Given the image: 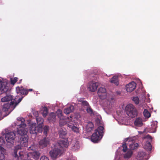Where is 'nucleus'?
Wrapping results in <instances>:
<instances>
[{
    "mask_svg": "<svg viewBox=\"0 0 160 160\" xmlns=\"http://www.w3.org/2000/svg\"><path fill=\"white\" fill-rule=\"evenodd\" d=\"M128 139V138H127L125 139V140H126V139H127V140Z\"/></svg>",
    "mask_w": 160,
    "mask_h": 160,
    "instance_id": "49",
    "label": "nucleus"
},
{
    "mask_svg": "<svg viewBox=\"0 0 160 160\" xmlns=\"http://www.w3.org/2000/svg\"><path fill=\"white\" fill-rule=\"evenodd\" d=\"M37 146L34 144L30 146L28 148V150H31L32 151L31 152H38V151H36V150L37 148Z\"/></svg>",
    "mask_w": 160,
    "mask_h": 160,
    "instance_id": "28",
    "label": "nucleus"
},
{
    "mask_svg": "<svg viewBox=\"0 0 160 160\" xmlns=\"http://www.w3.org/2000/svg\"><path fill=\"white\" fill-rule=\"evenodd\" d=\"M151 142L146 141V143L144 146V148L146 150L151 151L152 149V146L151 144Z\"/></svg>",
    "mask_w": 160,
    "mask_h": 160,
    "instance_id": "19",
    "label": "nucleus"
},
{
    "mask_svg": "<svg viewBox=\"0 0 160 160\" xmlns=\"http://www.w3.org/2000/svg\"><path fill=\"white\" fill-rule=\"evenodd\" d=\"M56 119V115L54 113H51L48 118V120L50 122H54L55 121Z\"/></svg>",
    "mask_w": 160,
    "mask_h": 160,
    "instance_id": "25",
    "label": "nucleus"
},
{
    "mask_svg": "<svg viewBox=\"0 0 160 160\" xmlns=\"http://www.w3.org/2000/svg\"><path fill=\"white\" fill-rule=\"evenodd\" d=\"M11 100V102H10V104H10V106L14 105V104L15 103L14 102L15 100L13 99L12 98V99Z\"/></svg>",
    "mask_w": 160,
    "mask_h": 160,
    "instance_id": "44",
    "label": "nucleus"
},
{
    "mask_svg": "<svg viewBox=\"0 0 160 160\" xmlns=\"http://www.w3.org/2000/svg\"><path fill=\"white\" fill-rule=\"evenodd\" d=\"M61 121H60V123H59V124L60 125H62V124H61Z\"/></svg>",
    "mask_w": 160,
    "mask_h": 160,
    "instance_id": "48",
    "label": "nucleus"
},
{
    "mask_svg": "<svg viewBox=\"0 0 160 160\" xmlns=\"http://www.w3.org/2000/svg\"><path fill=\"white\" fill-rule=\"evenodd\" d=\"M110 82L111 83H114L117 86L119 84L118 77L116 76H114L110 80Z\"/></svg>",
    "mask_w": 160,
    "mask_h": 160,
    "instance_id": "22",
    "label": "nucleus"
},
{
    "mask_svg": "<svg viewBox=\"0 0 160 160\" xmlns=\"http://www.w3.org/2000/svg\"><path fill=\"white\" fill-rule=\"evenodd\" d=\"M86 108V111L88 113L91 114H92L93 113V110L90 106L87 107Z\"/></svg>",
    "mask_w": 160,
    "mask_h": 160,
    "instance_id": "39",
    "label": "nucleus"
},
{
    "mask_svg": "<svg viewBox=\"0 0 160 160\" xmlns=\"http://www.w3.org/2000/svg\"><path fill=\"white\" fill-rule=\"evenodd\" d=\"M106 90L105 88H100L98 92V93L100 98L102 99L105 98L106 97Z\"/></svg>",
    "mask_w": 160,
    "mask_h": 160,
    "instance_id": "11",
    "label": "nucleus"
},
{
    "mask_svg": "<svg viewBox=\"0 0 160 160\" xmlns=\"http://www.w3.org/2000/svg\"><path fill=\"white\" fill-rule=\"evenodd\" d=\"M138 146V143H133V142H132L131 143H130L129 144V148L130 149L133 150L137 148Z\"/></svg>",
    "mask_w": 160,
    "mask_h": 160,
    "instance_id": "27",
    "label": "nucleus"
},
{
    "mask_svg": "<svg viewBox=\"0 0 160 160\" xmlns=\"http://www.w3.org/2000/svg\"><path fill=\"white\" fill-rule=\"evenodd\" d=\"M27 90L28 91V92L29 91L31 92V91H32V90H33L32 89H27Z\"/></svg>",
    "mask_w": 160,
    "mask_h": 160,
    "instance_id": "46",
    "label": "nucleus"
},
{
    "mask_svg": "<svg viewBox=\"0 0 160 160\" xmlns=\"http://www.w3.org/2000/svg\"><path fill=\"white\" fill-rule=\"evenodd\" d=\"M132 100L135 102L136 104H138L139 103V101L138 97H134L133 98Z\"/></svg>",
    "mask_w": 160,
    "mask_h": 160,
    "instance_id": "38",
    "label": "nucleus"
},
{
    "mask_svg": "<svg viewBox=\"0 0 160 160\" xmlns=\"http://www.w3.org/2000/svg\"><path fill=\"white\" fill-rule=\"evenodd\" d=\"M58 133L60 138H64L67 134L66 130L61 128L59 130Z\"/></svg>",
    "mask_w": 160,
    "mask_h": 160,
    "instance_id": "20",
    "label": "nucleus"
},
{
    "mask_svg": "<svg viewBox=\"0 0 160 160\" xmlns=\"http://www.w3.org/2000/svg\"><path fill=\"white\" fill-rule=\"evenodd\" d=\"M157 122L152 123L150 127L145 129V131L150 133L155 132L157 127Z\"/></svg>",
    "mask_w": 160,
    "mask_h": 160,
    "instance_id": "12",
    "label": "nucleus"
},
{
    "mask_svg": "<svg viewBox=\"0 0 160 160\" xmlns=\"http://www.w3.org/2000/svg\"><path fill=\"white\" fill-rule=\"evenodd\" d=\"M143 114L144 117L146 118H149L151 116L150 113L146 109H145L144 110Z\"/></svg>",
    "mask_w": 160,
    "mask_h": 160,
    "instance_id": "33",
    "label": "nucleus"
},
{
    "mask_svg": "<svg viewBox=\"0 0 160 160\" xmlns=\"http://www.w3.org/2000/svg\"><path fill=\"white\" fill-rule=\"evenodd\" d=\"M38 125L36 123L32 124L29 129L30 133L31 134H36L38 132H41L42 130V125L44 121L43 119L41 117H38L36 118Z\"/></svg>",
    "mask_w": 160,
    "mask_h": 160,
    "instance_id": "1",
    "label": "nucleus"
},
{
    "mask_svg": "<svg viewBox=\"0 0 160 160\" xmlns=\"http://www.w3.org/2000/svg\"><path fill=\"white\" fill-rule=\"evenodd\" d=\"M48 130L49 127L47 126H45L43 128H42V131H43L44 134L46 136H47L48 132Z\"/></svg>",
    "mask_w": 160,
    "mask_h": 160,
    "instance_id": "32",
    "label": "nucleus"
},
{
    "mask_svg": "<svg viewBox=\"0 0 160 160\" xmlns=\"http://www.w3.org/2000/svg\"><path fill=\"white\" fill-rule=\"evenodd\" d=\"M5 139L8 142L12 143L15 138V134L13 132H11L6 133L5 135Z\"/></svg>",
    "mask_w": 160,
    "mask_h": 160,
    "instance_id": "9",
    "label": "nucleus"
},
{
    "mask_svg": "<svg viewBox=\"0 0 160 160\" xmlns=\"http://www.w3.org/2000/svg\"><path fill=\"white\" fill-rule=\"evenodd\" d=\"M10 107V104L8 103L5 104L3 105L2 110L4 112L8 111Z\"/></svg>",
    "mask_w": 160,
    "mask_h": 160,
    "instance_id": "30",
    "label": "nucleus"
},
{
    "mask_svg": "<svg viewBox=\"0 0 160 160\" xmlns=\"http://www.w3.org/2000/svg\"><path fill=\"white\" fill-rule=\"evenodd\" d=\"M77 122L75 121H71L68 123V126L76 133L79 132V128L77 126Z\"/></svg>",
    "mask_w": 160,
    "mask_h": 160,
    "instance_id": "5",
    "label": "nucleus"
},
{
    "mask_svg": "<svg viewBox=\"0 0 160 160\" xmlns=\"http://www.w3.org/2000/svg\"><path fill=\"white\" fill-rule=\"evenodd\" d=\"M122 147L123 148L122 151L125 152L127 150V146L126 142H123L122 144Z\"/></svg>",
    "mask_w": 160,
    "mask_h": 160,
    "instance_id": "37",
    "label": "nucleus"
},
{
    "mask_svg": "<svg viewBox=\"0 0 160 160\" xmlns=\"http://www.w3.org/2000/svg\"><path fill=\"white\" fill-rule=\"evenodd\" d=\"M16 91L18 94H20L27 95L28 94V91L27 89L24 88L22 87H17Z\"/></svg>",
    "mask_w": 160,
    "mask_h": 160,
    "instance_id": "15",
    "label": "nucleus"
},
{
    "mask_svg": "<svg viewBox=\"0 0 160 160\" xmlns=\"http://www.w3.org/2000/svg\"><path fill=\"white\" fill-rule=\"evenodd\" d=\"M18 80V78L16 77L14 78H11L10 81L11 84L12 85H14L15 83Z\"/></svg>",
    "mask_w": 160,
    "mask_h": 160,
    "instance_id": "36",
    "label": "nucleus"
},
{
    "mask_svg": "<svg viewBox=\"0 0 160 160\" xmlns=\"http://www.w3.org/2000/svg\"><path fill=\"white\" fill-rule=\"evenodd\" d=\"M94 74H91L90 75L89 77H94Z\"/></svg>",
    "mask_w": 160,
    "mask_h": 160,
    "instance_id": "47",
    "label": "nucleus"
},
{
    "mask_svg": "<svg viewBox=\"0 0 160 160\" xmlns=\"http://www.w3.org/2000/svg\"><path fill=\"white\" fill-rule=\"evenodd\" d=\"M28 138L27 137L22 136L20 139V143L21 145L22 146H27L28 142Z\"/></svg>",
    "mask_w": 160,
    "mask_h": 160,
    "instance_id": "16",
    "label": "nucleus"
},
{
    "mask_svg": "<svg viewBox=\"0 0 160 160\" xmlns=\"http://www.w3.org/2000/svg\"><path fill=\"white\" fill-rule=\"evenodd\" d=\"M26 125L25 123L20 124L19 128L17 131L18 133L22 136H25L27 133V131L25 128Z\"/></svg>",
    "mask_w": 160,
    "mask_h": 160,
    "instance_id": "8",
    "label": "nucleus"
},
{
    "mask_svg": "<svg viewBox=\"0 0 160 160\" xmlns=\"http://www.w3.org/2000/svg\"><path fill=\"white\" fill-rule=\"evenodd\" d=\"M99 83L97 82L92 80L88 83V88L89 91L92 92H94L97 90Z\"/></svg>",
    "mask_w": 160,
    "mask_h": 160,
    "instance_id": "7",
    "label": "nucleus"
},
{
    "mask_svg": "<svg viewBox=\"0 0 160 160\" xmlns=\"http://www.w3.org/2000/svg\"><path fill=\"white\" fill-rule=\"evenodd\" d=\"M145 155V153L144 152H139L137 156L138 159L139 160H142Z\"/></svg>",
    "mask_w": 160,
    "mask_h": 160,
    "instance_id": "24",
    "label": "nucleus"
},
{
    "mask_svg": "<svg viewBox=\"0 0 160 160\" xmlns=\"http://www.w3.org/2000/svg\"><path fill=\"white\" fill-rule=\"evenodd\" d=\"M12 97L11 95H6L1 99L2 102H7L12 99Z\"/></svg>",
    "mask_w": 160,
    "mask_h": 160,
    "instance_id": "23",
    "label": "nucleus"
},
{
    "mask_svg": "<svg viewBox=\"0 0 160 160\" xmlns=\"http://www.w3.org/2000/svg\"><path fill=\"white\" fill-rule=\"evenodd\" d=\"M23 98V97H22L21 98H19L18 100V102L16 104H17V103H19L21 101Z\"/></svg>",
    "mask_w": 160,
    "mask_h": 160,
    "instance_id": "45",
    "label": "nucleus"
},
{
    "mask_svg": "<svg viewBox=\"0 0 160 160\" xmlns=\"http://www.w3.org/2000/svg\"><path fill=\"white\" fill-rule=\"evenodd\" d=\"M133 152L131 150L128 151L124 156L125 158L128 159L130 158L132 156Z\"/></svg>",
    "mask_w": 160,
    "mask_h": 160,
    "instance_id": "26",
    "label": "nucleus"
},
{
    "mask_svg": "<svg viewBox=\"0 0 160 160\" xmlns=\"http://www.w3.org/2000/svg\"><path fill=\"white\" fill-rule=\"evenodd\" d=\"M126 114L129 117L134 118L138 114L137 110L135 107L131 104H128L125 108Z\"/></svg>",
    "mask_w": 160,
    "mask_h": 160,
    "instance_id": "3",
    "label": "nucleus"
},
{
    "mask_svg": "<svg viewBox=\"0 0 160 160\" xmlns=\"http://www.w3.org/2000/svg\"><path fill=\"white\" fill-rule=\"evenodd\" d=\"M32 112L33 113V115L36 117H36H38V113L37 111L33 110Z\"/></svg>",
    "mask_w": 160,
    "mask_h": 160,
    "instance_id": "41",
    "label": "nucleus"
},
{
    "mask_svg": "<svg viewBox=\"0 0 160 160\" xmlns=\"http://www.w3.org/2000/svg\"><path fill=\"white\" fill-rule=\"evenodd\" d=\"M57 145L62 150L64 147L67 148L68 146V141L67 139L60 140L57 143Z\"/></svg>",
    "mask_w": 160,
    "mask_h": 160,
    "instance_id": "10",
    "label": "nucleus"
},
{
    "mask_svg": "<svg viewBox=\"0 0 160 160\" xmlns=\"http://www.w3.org/2000/svg\"><path fill=\"white\" fill-rule=\"evenodd\" d=\"M144 138L145 139H149L147 141H149L151 142L152 141V137L150 135H146L145 136Z\"/></svg>",
    "mask_w": 160,
    "mask_h": 160,
    "instance_id": "40",
    "label": "nucleus"
},
{
    "mask_svg": "<svg viewBox=\"0 0 160 160\" xmlns=\"http://www.w3.org/2000/svg\"><path fill=\"white\" fill-rule=\"evenodd\" d=\"M57 113L58 117L60 120L64 119L63 117L62 116V112L60 110H58L57 112Z\"/></svg>",
    "mask_w": 160,
    "mask_h": 160,
    "instance_id": "31",
    "label": "nucleus"
},
{
    "mask_svg": "<svg viewBox=\"0 0 160 160\" xmlns=\"http://www.w3.org/2000/svg\"><path fill=\"white\" fill-rule=\"evenodd\" d=\"M62 151L61 149L55 148L49 152V154L52 159H55L62 154Z\"/></svg>",
    "mask_w": 160,
    "mask_h": 160,
    "instance_id": "4",
    "label": "nucleus"
},
{
    "mask_svg": "<svg viewBox=\"0 0 160 160\" xmlns=\"http://www.w3.org/2000/svg\"><path fill=\"white\" fill-rule=\"evenodd\" d=\"M82 105L84 107H86L87 108L88 106H89V105L88 102L86 101H81Z\"/></svg>",
    "mask_w": 160,
    "mask_h": 160,
    "instance_id": "35",
    "label": "nucleus"
},
{
    "mask_svg": "<svg viewBox=\"0 0 160 160\" xmlns=\"http://www.w3.org/2000/svg\"><path fill=\"white\" fill-rule=\"evenodd\" d=\"M104 128L100 126L95 130V132L93 133L91 137V141L94 142H97L99 141L103 136Z\"/></svg>",
    "mask_w": 160,
    "mask_h": 160,
    "instance_id": "2",
    "label": "nucleus"
},
{
    "mask_svg": "<svg viewBox=\"0 0 160 160\" xmlns=\"http://www.w3.org/2000/svg\"><path fill=\"white\" fill-rule=\"evenodd\" d=\"M40 160H49L48 158L45 156H42L40 159Z\"/></svg>",
    "mask_w": 160,
    "mask_h": 160,
    "instance_id": "42",
    "label": "nucleus"
},
{
    "mask_svg": "<svg viewBox=\"0 0 160 160\" xmlns=\"http://www.w3.org/2000/svg\"><path fill=\"white\" fill-rule=\"evenodd\" d=\"M93 127L94 125L92 122H88L86 126L87 132H91L93 129Z\"/></svg>",
    "mask_w": 160,
    "mask_h": 160,
    "instance_id": "21",
    "label": "nucleus"
},
{
    "mask_svg": "<svg viewBox=\"0 0 160 160\" xmlns=\"http://www.w3.org/2000/svg\"><path fill=\"white\" fill-rule=\"evenodd\" d=\"M74 110V107L72 105H70L69 107L64 109V113L67 114H69L73 112Z\"/></svg>",
    "mask_w": 160,
    "mask_h": 160,
    "instance_id": "18",
    "label": "nucleus"
},
{
    "mask_svg": "<svg viewBox=\"0 0 160 160\" xmlns=\"http://www.w3.org/2000/svg\"><path fill=\"white\" fill-rule=\"evenodd\" d=\"M50 143V140L48 138H44L40 140L38 143V146L40 148L43 149L46 147Z\"/></svg>",
    "mask_w": 160,
    "mask_h": 160,
    "instance_id": "6",
    "label": "nucleus"
},
{
    "mask_svg": "<svg viewBox=\"0 0 160 160\" xmlns=\"http://www.w3.org/2000/svg\"><path fill=\"white\" fill-rule=\"evenodd\" d=\"M134 125L138 127H140L143 125L142 119L140 118H138L134 122Z\"/></svg>",
    "mask_w": 160,
    "mask_h": 160,
    "instance_id": "17",
    "label": "nucleus"
},
{
    "mask_svg": "<svg viewBox=\"0 0 160 160\" xmlns=\"http://www.w3.org/2000/svg\"><path fill=\"white\" fill-rule=\"evenodd\" d=\"M6 84V82H2L0 79V95L7 91L8 87Z\"/></svg>",
    "mask_w": 160,
    "mask_h": 160,
    "instance_id": "14",
    "label": "nucleus"
},
{
    "mask_svg": "<svg viewBox=\"0 0 160 160\" xmlns=\"http://www.w3.org/2000/svg\"><path fill=\"white\" fill-rule=\"evenodd\" d=\"M48 112V108L45 107L43 110L42 112V115L44 117H45L47 115Z\"/></svg>",
    "mask_w": 160,
    "mask_h": 160,
    "instance_id": "34",
    "label": "nucleus"
},
{
    "mask_svg": "<svg viewBox=\"0 0 160 160\" xmlns=\"http://www.w3.org/2000/svg\"><path fill=\"white\" fill-rule=\"evenodd\" d=\"M5 151V150L4 148L0 146V159L1 160H2L4 158V154L2 152V151L4 152Z\"/></svg>",
    "mask_w": 160,
    "mask_h": 160,
    "instance_id": "29",
    "label": "nucleus"
},
{
    "mask_svg": "<svg viewBox=\"0 0 160 160\" xmlns=\"http://www.w3.org/2000/svg\"><path fill=\"white\" fill-rule=\"evenodd\" d=\"M17 120L19 121H20L21 122V123H24V122L25 120L24 118H17Z\"/></svg>",
    "mask_w": 160,
    "mask_h": 160,
    "instance_id": "43",
    "label": "nucleus"
},
{
    "mask_svg": "<svg viewBox=\"0 0 160 160\" xmlns=\"http://www.w3.org/2000/svg\"><path fill=\"white\" fill-rule=\"evenodd\" d=\"M136 86V83L134 82H132L126 85V90L128 92H131L135 89Z\"/></svg>",
    "mask_w": 160,
    "mask_h": 160,
    "instance_id": "13",
    "label": "nucleus"
}]
</instances>
